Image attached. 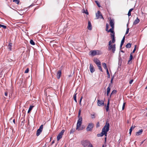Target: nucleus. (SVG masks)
Wrapping results in <instances>:
<instances>
[{
    "label": "nucleus",
    "mask_w": 147,
    "mask_h": 147,
    "mask_svg": "<svg viewBox=\"0 0 147 147\" xmlns=\"http://www.w3.org/2000/svg\"><path fill=\"white\" fill-rule=\"evenodd\" d=\"M81 143L82 146L84 147H93L92 144L90 141L88 140H83L81 141Z\"/></svg>",
    "instance_id": "f257e3e1"
},
{
    "label": "nucleus",
    "mask_w": 147,
    "mask_h": 147,
    "mask_svg": "<svg viewBox=\"0 0 147 147\" xmlns=\"http://www.w3.org/2000/svg\"><path fill=\"white\" fill-rule=\"evenodd\" d=\"M111 44V40H110L109 42L108 49L109 50H111L113 53H114L116 50V45L115 44L112 45Z\"/></svg>",
    "instance_id": "f03ea898"
},
{
    "label": "nucleus",
    "mask_w": 147,
    "mask_h": 147,
    "mask_svg": "<svg viewBox=\"0 0 147 147\" xmlns=\"http://www.w3.org/2000/svg\"><path fill=\"white\" fill-rule=\"evenodd\" d=\"M109 127L110 124L107 120L105 125L104 126L102 130H105V132L107 133L109 130Z\"/></svg>",
    "instance_id": "7ed1b4c3"
},
{
    "label": "nucleus",
    "mask_w": 147,
    "mask_h": 147,
    "mask_svg": "<svg viewBox=\"0 0 147 147\" xmlns=\"http://www.w3.org/2000/svg\"><path fill=\"white\" fill-rule=\"evenodd\" d=\"M78 117L79 119L76 125V129H78V130H80V129H79V128L81 126L82 123V118L81 116H79V117Z\"/></svg>",
    "instance_id": "20e7f679"
},
{
    "label": "nucleus",
    "mask_w": 147,
    "mask_h": 147,
    "mask_svg": "<svg viewBox=\"0 0 147 147\" xmlns=\"http://www.w3.org/2000/svg\"><path fill=\"white\" fill-rule=\"evenodd\" d=\"M94 126V124L92 123H90L88 124V125L87 127L86 130L87 131H91Z\"/></svg>",
    "instance_id": "39448f33"
},
{
    "label": "nucleus",
    "mask_w": 147,
    "mask_h": 147,
    "mask_svg": "<svg viewBox=\"0 0 147 147\" xmlns=\"http://www.w3.org/2000/svg\"><path fill=\"white\" fill-rule=\"evenodd\" d=\"M65 130L63 129L58 134L57 137V141H59V140L61 139L62 137V136L65 132Z\"/></svg>",
    "instance_id": "423d86ee"
},
{
    "label": "nucleus",
    "mask_w": 147,
    "mask_h": 147,
    "mask_svg": "<svg viewBox=\"0 0 147 147\" xmlns=\"http://www.w3.org/2000/svg\"><path fill=\"white\" fill-rule=\"evenodd\" d=\"M43 129V125H42L40 126L39 128L37 130L36 135L37 136H39L42 132Z\"/></svg>",
    "instance_id": "0eeeda50"
},
{
    "label": "nucleus",
    "mask_w": 147,
    "mask_h": 147,
    "mask_svg": "<svg viewBox=\"0 0 147 147\" xmlns=\"http://www.w3.org/2000/svg\"><path fill=\"white\" fill-rule=\"evenodd\" d=\"M97 104L99 106H103L104 105V101L102 100H98L97 101Z\"/></svg>",
    "instance_id": "6e6552de"
},
{
    "label": "nucleus",
    "mask_w": 147,
    "mask_h": 147,
    "mask_svg": "<svg viewBox=\"0 0 147 147\" xmlns=\"http://www.w3.org/2000/svg\"><path fill=\"white\" fill-rule=\"evenodd\" d=\"M96 16L97 19H98L99 18H103L100 11H98L97 12V13L96 14Z\"/></svg>",
    "instance_id": "1a4fd4ad"
},
{
    "label": "nucleus",
    "mask_w": 147,
    "mask_h": 147,
    "mask_svg": "<svg viewBox=\"0 0 147 147\" xmlns=\"http://www.w3.org/2000/svg\"><path fill=\"white\" fill-rule=\"evenodd\" d=\"M97 51L99 52V51L92 50L90 51V55L92 56H94L97 54Z\"/></svg>",
    "instance_id": "9d476101"
},
{
    "label": "nucleus",
    "mask_w": 147,
    "mask_h": 147,
    "mask_svg": "<svg viewBox=\"0 0 147 147\" xmlns=\"http://www.w3.org/2000/svg\"><path fill=\"white\" fill-rule=\"evenodd\" d=\"M94 61L97 65H100L101 64L100 60L97 58L94 59Z\"/></svg>",
    "instance_id": "9b49d317"
},
{
    "label": "nucleus",
    "mask_w": 147,
    "mask_h": 147,
    "mask_svg": "<svg viewBox=\"0 0 147 147\" xmlns=\"http://www.w3.org/2000/svg\"><path fill=\"white\" fill-rule=\"evenodd\" d=\"M90 72L91 73H92L94 72L95 71V70L93 66V65L91 64H90Z\"/></svg>",
    "instance_id": "f8f14e48"
},
{
    "label": "nucleus",
    "mask_w": 147,
    "mask_h": 147,
    "mask_svg": "<svg viewBox=\"0 0 147 147\" xmlns=\"http://www.w3.org/2000/svg\"><path fill=\"white\" fill-rule=\"evenodd\" d=\"M110 24L111 28H114V20L113 19L111 20L110 21Z\"/></svg>",
    "instance_id": "ddd939ff"
},
{
    "label": "nucleus",
    "mask_w": 147,
    "mask_h": 147,
    "mask_svg": "<svg viewBox=\"0 0 147 147\" xmlns=\"http://www.w3.org/2000/svg\"><path fill=\"white\" fill-rule=\"evenodd\" d=\"M92 26L90 21H89L88 23V26L87 28L89 30H91L92 29Z\"/></svg>",
    "instance_id": "4468645a"
},
{
    "label": "nucleus",
    "mask_w": 147,
    "mask_h": 147,
    "mask_svg": "<svg viewBox=\"0 0 147 147\" xmlns=\"http://www.w3.org/2000/svg\"><path fill=\"white\" fill-rule=\"evenodd\" d=\"M111 84H109V86L107 89V96H108L110 92L111 88L110 86H111Z\"/></svg>",
    "instance_id": "2eb2a0df"
},
{
    "label": "nucleus",
    "mask_w": 147,
    "mask_h": 147,
    "mask_svg": "<svg viewBox=\"0 0 147 147\" xmlns=\"http://www.w3.org/2000/svg\"><path fill=\"white\" fill-rule=\"evenodd\" d=\"M140 21V20L138 19V17H137V18L133 22L134 25H136L138 24Z\"/></svg>",
    "instance_id": "dca6fc26"
},
{
    "label": "nucleus",
    "mask_w": 147,
    "mask_h": 147,
    "mask_svg": "<svg viewBox=\"0 0 147 147\" xmlns=\"http://www.w3.org/2000/svg\"><path fill=\"white\" fill-rule=\"evenodd\" d=\"M100 134L101 137L103 136L104 135H105V136H107V133L105 132V130H102V132Z\"/></svg>",
    "instance_id": "f3484780"
},
{
    "label": "nucleus",
    "mask_w": 147,
    "mask_h": 147,
    "mask_svg": "<svg viewBox=\"0 0 147 147\" xmlns=\"http://www.w3.org/2000/svg\"><path fill=\"white\" fill-rule=\"evenodd\" d=\"M143 130L142 129L138 131L136 133V135L138 136L141 135L142 133Z\"/></svg>",
    "instance_id": "a211bd4d"
},
{
    "label": "nucleus",
    "mask_w": 147,
    "mask_h": 147,
    "mask_svg": "<svg viewBox=\"0 0 147 147\" xmlns=\"http://www.w3.org/2000/svg\"><path fill=\"white\" fill-rule=\"evenodd\" d=\"M133 58V55L132 54V53H131L130 55V56L129 58V60L128 62V64H130V61Z\"/></svg>",
    "instance_id": "6ab92c4d"
},
{
    "label": "nucleus",
    "mask_w": 147,
    "mask_h": 147,
    "mask_svg": "<svg viewBox=\"0 0 147 147\" xmlns=\"http://www.w3.org/2000/svg\"><path fill=\"white\" fill-rule=\"evenodd\" d=\"M114 28H110L109 30H108V31L107 32H111L112 33H114V32L113 31Z\"/></svg>",
    "instance_id": "aec40b11"
},
{
    "label": "nucleus",
    "mask_w": 147,
    "mask_h": 147,
    "mask_svg": "<svg viewBox=\"0 0 147 147\" xmlns=\"http://www.w3.org/2000/svg\"><path fill=\"white\" fill-rule=\"evenodd\" d=\"M109 99L107 105V106L106 107V111L107 112L109 111Z\"/></svg>",
    "instance_id": "412c9836"
},
{
    "label": "nucleus",
    "mask_w": 147,
    "mask_h": 147,
    "mask_svg": "<svg viewBox=\"0 0 147 147\" xmlns=\"http://www.w3.org/2000/svg\"><path fill=\"white\" fill-rule=\"evenodd\" d=\"M34 107V106L32 105H30V106L28 112V113H29L31 111Z\"/></svg>",
    "instance_id": "4be33fe9"
},
{
    "label": "nucleus",
    "mask_w": 147,
    "mask_h": 147,
    "mask_svg": "<svg viewBox=\"0 0 147 147\" xmlns=\"http://www.w3.org/2000/svg\"><path fill=\"white\" fill-rule=\"evenodd\" d=\"M102 65L103 67H104V69H107V65L105 63H102Z\"/></svg>",
    "instance_id": "5701e85b"
},
{
    "label": "nucleus",
    "mask_w": 147,
    "mask_h": 147,
    "mask_svg": "<svg viewBox=\"0 0 147 147\" xmlns=\"http://www.w3.org/2000/svg\"><path fill=\"white\" fill-rule=\"evenodd\" d=\"M77 93H75L74 96L73 98H74V99L75 101V102L77 103V100L76 99V94Z\"/></svg>",
    "instance_id": "b1692460"
},
{
    "label": "nucleus",
    "mask_w": 147,
    "mask_h": 147,
    "mask_svg": "<svg viewBox=\"0 0 147 147\" xmlns=\"http://www.w3.org/2000/svg\"><path fill=\"white\" fill-rule=\"evenodd\" d=\"M117 92V91L116 90H114L112 92L111 94V95L110 96V97H111V95H112V94H115L116 93V92Z\"/></svg>",
    "instance_id": "393cba45"
},
{
    "label": "nucleus",
    "mask_w": 147,
    "mask_h": 147,
    "mask_svg": "<svg viewBox=\"0 0 147 147\" xmlns=\"http://www.w3.org/2000/svg\"><path fill=\"white\" fill-rule=\"evenodd\" d=\"M12 45V44L9 43L8 45V49H9V51L11 50Z\"/></svg>",
    "instance_id": "a878e982"
},
{
    "label": "nucleus",
    "mask_w": 147,
    "mask_h": 147,
    "mask_svg": "<svg viewBox=\"0 0 147 147\" xmlns=\"http://www.w3.org/2000/svg\"><path fill=\"white\" fill-rule=\"evenodd\" d=\"M131 44L130 43H128L126 46V47L127 48H129L131 47Z\"/></svg>",
    "instance_id": "bb28decb"
},
{
    "label": "nucleus",
    "mask_w": 147,
    "mask_h": 147,
    "mask_svg": "<svg viewBox=\"0 0 147 147\" xmlns=\"http://www.w3.org/2000/svg\"><path fill=\"white\" fill-rule=\"evenodd\" d=\"M106 30L107 32L108 30V28L109 27V25L108 23H107L106 24Z\"/></svg>",
    "instance_id": "cd10ccee"
},
{
    "label": "nucleus",
    "mask_w": 147,
    "mask_h": 147,
    "mask_svg": "<svg viewBox=\"0 0 147 147\" xmlns=\"http://www.w3.org/2000/svg\"><path fill=\"white\" fill-rule=\"evenodd\" d=\"M97 66L98 67L99 69L101 71H102V69L101 67V64H100V65H98Z\"/></svg>",
    "instance_id": "c85d7f7f"
},
{
    "label": "nucleus",
    "mask_w": 147,
    "mask_h": 147,
    "mask_svg": "<svg viewBox=\"0 0 147 147\" xmlns=\"http://www.w3.org/2000/svg\"><path fill=\"white\" fill-rule=\"evenodd\" d=\"M111 38H115V32L113 33H112V34H111Z\"/></svg>",
    "instance_id": "c756f323"
},
{
    "label": "nucleus",
    "mask_w": 147,
    "mask_h": 147,
    "mask_svg": "<svg viewBox=\"0 0 147 147\" xmlns=\"http://www.w3.org/2000/svg\"><path fill=\"white\" fill-rule=\"evenodd\" d=\"M30 43L32 45H35L34 42L32 40H31L30 41Z\"/></svg>",
    "instance_id": "7c9ffc66"
},
{
    "label": "nucleus",
    "mask_w": 147,
    "mask_h": 147,
    "mask_svg": "<svg viewBox=\"0 0 147 147\" xmlns=\"http://www.w3.org/2000/svg\"><path fill=\"white\" fill-rule=\"evenodd\" d=\"M13 2H15L17 4H18L20 2L19 0H13Z\"/></svg>",
    "instance_id": "2f4dec72"
},
{
    "label": "nucleus",
    "mask_w": 147,
    "mask_h": 147,
    "mask_svg": "<svg viewBox=\"0 0 147 147\" xmlns=\"http://www.w3.org/2000/svg\"><path fill=\"white\" fill-rule=\"evenodd\" d=\"M119 64H121V62L122 61V59H121V58L120 57H119Z\"/></svg>",
    "instance_id": "473e14b6"
},
{
    "label": "nucleus",
    "mask_w": 147,
    "mask_h": 147,
    "mask_svg": "<svg viewBox=\"0 0 147 147\" xmlns=\"http://www.w3.org/2000/svg\"><path fill=\"white\" fill-rule=\"evenodd\" d=\"M2 27L4 29L6 28V26L4 25L0 24V28Z\"/></svg>",
    "instance_id": "72a5a7b5"
},
{
    "label": "nucleus",
    "mask_w": 147,
    "mask_h": 147,
    "mask_svg": "<svg viewBox=\"0 0 147 147\" xmlns=\"http://www.w3.org/2000/svg\"><path fill=\"white\" fill-rule=\"evenodd\" d=\"M124 42L121 41L120 45V49H121L122 47Z\"/></svg>",
    "instance_id": "f704fd0d"
},
{
    "label": "nucleus",
    "mask_w": 147,
    "mask_h": 147,
    "mask_svg": "<svg viewBox=\"0 0 147 147\" xmlns=\"http://www.w3.org/2000/svg\"><path fill=\"white\" fill-rule=\"evenodd\" d=\"M74 131H75V129H71L70 130V134H72V133H73L74 132Z\"/></svg>",
    "instance_id": "c9c22d12"
},
{
    "label": "nucleus",
    "mask_w": 147,
    "mask_h": 147,
    "mask_svg": "<svg viewBox=\"0 0 147 147\" xmlns=\"http://www.w3.org/2000/svg\"><path fill=\"white\" fill-rule=\"evenodd\" d=\"M115 41V38H112V40L111 41V43H114Z\"/></svg>",
    "instance_id": "e433bc0d"
},
{
    "label": "nucleus",
    "mask_w": 147,
    "mask_h": 147,
    "mask_svg": "<svg viewBox=\"0 0 147 147\" xmlns=\"http://www.w3.org/2000/svg\"><path fill=\"white\" fill-rule=\"evenodd\" d=\"M136 45H135V48L134 50H133L132 52H131V53H132V54L133 55V53H134L136 51Z\"/></svg>",
    "instance_id": "4c0bfd02"
},
{
    "label": "nucleus",
    "mask_w": 147,
    "mask_h": 147,
    "mask_svg": "<svg viewBox=\"0 0 147 147\" xmlns=\"http://www.w3.org/2000/svg\"><path fill=\"white\" fill-rule=\"evenodd\" d=\"M61 74H57V78L58 79H59L60 78L61 76Z\"/></svg>",
    "instance_id": "58836bf2"
},
{
    "label": "nucleus",
    "mask_w": 147,
    "mask_h": 147,
    "mask_svg": "<svg viewBox=\"0 0 147 147\" xmlns=\"http://www.w3.org/2000/svg\"><path fill=\"white\" fill-rule=\"evenodd\" d=\"M83 12L86 14L87 15L88 14V12L87 11V10H86V11L84 10V11Z\"/></svg>",
    "instance_id": "ea45409f"
},
{
    "label": "nucleus",
    "mask_w": 147,
    "mask_h": 147,
    "mask_svg": "<svg viewBox=\"0 0 147 147\" xmlns=\"http://www.w3.org/2000/svg\"><path fill=\"white\" fill-rule=\"evenodd\" d=\"M28 71H29V69L28 68H27L26 69L24 73H28Z\"/></svg>",
    "instance_id": "a19ab883"
},
{
    "label": "nucleus",
    "mask_w": 147,
    "mask_h": 147,
    "mask_svg": "<svg viewBox=\"0 0 147 147\" xmlns=\"http://www.w3.org/2000/svg\"><path fill=\"white\" fill-rule=\"evenodd\" d=\"M129 30V28H127V30H126V33H125L126 34H127L128 33Z\"/></svg>",
    "instance_id": "79ce46f5"
},
{
    "label": "nucleus",
    "mask_w": 147,
    "mask_h": 147,
    "mask_svg": "<svg viewBox=\"0 0 147 147\" xmlns=\"http://www.w3.org/2000/svg\"><path fill=\"white\" fill-rule=\"evenodd\" d=\"M82 96L81 97V98H80V100L79 103H80V105H81V101H82Z\"/></svg>",
    "instance_id": "37998d69"
},
{
    "label": "nucleus",
    "mask_w": 147,
    "mask_h": 147,
    "mask_svg": "<svg viewBox=\"0 0 147 147\" xmlns=\"http://www.w3.org/2000/svg\"><path fill=\"white\" fill-rule=\"evenodd\" d=\"M99 126H100L99 123V122H98V123L96 124V127H99Z\"/></svg>",
    "instance_id": "c03bdc74"
},
{
    "label": "nucleus",
    "mask_w": 147,
    "mask_h": 147,
    "mask_svg": "<svg viewBox=\"0 0 147 147\" xmlns=\"http://www.w3.org/2000/svg\"><path fill=\"white\" fill-rule=\"evenodd\" d=\"M125 104V103H123V106H122V110H123L124 109Z\"/></svg>",
    "instance_id": "a18cd8bd"
},
{
    "label": "nucleus",
    "mask_w": 147,
    "mask_h": 147,
    "mask_svg": "<svg viewBox=\"0 0 147 147\" xmlns=\"http://www.w3.org/2000/svg\"><path fill=\"white\" fill-rule=\"evenodd\" d=\"M114 76H113V77L111 78V84H112L113 83V80Z\"/></svg>",
    "instance_id": "49530a36"
},
{
    "label": "nucleus",
    "mask_w": 147,
    "mask_h": 147,
    "mask_svg": "<svg viewBox=\"0 0 147 147\" xmlns=\"http://www.w3.org/2000/svg\"><path fill=\"white\" fill-rule=\"evenodd\" d=\"M25 120H24L23 121H22V123H21V125H23L24 124V123H25V121H24Z\"/></svg>",
    "instance_id": "de8ad7c7"
},
{
    "label": "nucleus",
    "mask_w": 147,
    "mask_h": 147,
    "mask_svg": "<svg viewBox=\"0 0 147 147\" xmlns=\"http://www.w3.org/2000/svg\"><path fill=\"white\" fill-rule=\"evenodd\" d=\"M133 81H134L133 80V79L131 80L129 82V84H131L132 83Z\"/></svg>",
    "instance_id": "09e8293b"
},
{
    "label": "nucleus",
    "mask_w": 147,
    "mask_h": 147,
    "mask_svg": "<svg viewBox=\"0 0 147 147\" xmlns=\"http://www.w3.org/2000/svg\"><path fill=\"white\" fill-rule=\"evenodd\" d=\"M91 117L92 118H94L95 117L94 114L91 115Z\"/></svg>",
    "instance_id": "8fccbe9b"
},
{
    "label": "nucleus",
    "mask_w": 147,
    "mask_h": 147,
    "mask_svg": "<svg viewBox=\"0 0 147 147\" xmlns=\"http://www.w3.org/2000/svg\"><path fill=\"white\" fill-rule=\"evenodd\" d=\"M81 112V111L80 110H79V112H78V117H79V116H80V115Z\"/></svg>",
    "instance_id": "3c124183"
},
{
    "label": "nucleus",
    "mask_w": 147,
    "mask_h": 147,
    "mask_svg": "<svg viewBox=\"0 0 147 147\" xmlns=\"http://www.w3.org/2000/svg\"><path fill=\"white\" fill-rule=\"evenodd\" d=\"M127 15L129 16H130L131 15V12H130L129 11Z\"/></svg>",
    "instance_id": "603ef678"
},
{
    "label": "nucleus",
    "mask_w": 147,
    "mask_h": 147,
    "mask_svg": "<svg viewBox=\"0 0 147 147\" xmlns=\"http://www.w3.org/2000/svg\"><path fill=\"white\" fill-rule=\"evenodd\" d=\"M95 2L97 4V5L99 7H100V5H99V4L98 3V1H95Z\"/></svg>",
    "instance_id": "864d4df0"
},
{
    "label": "nucleus",
    "mask_w": 147,
    "mask_h": 147,
    "mask_svg": "<svg viewBox=\"0 0 147 147\" xmlns=\"http://www.w3.org/2000/svg\"><path fill=\"white\" fill-rule=\"evenodd\" d=\"M57 74H61V70H59L58 72H57Z\"/></svg>",
    "instance_id": "5fc2aeb1"
},
{
    "label": "nucleus",
    "mask_w": 147,
    "mask_h": 147,
    "mask_svg": "<svg viewBox=\"0 0 147 147\" xmlns=\"http://www.w3.org/2000/svg\"><path fill=\"white\" fill-rule=\"evenodd\" d=\"M132 130L131 129H129V134H130V135H131V132H132Z\"/></svg>",
    "instance_id": "6e6d98bb"
},
{
    "label": "nucleus",
    "mask_w": 147,
    "mask_h": 147,
    "mask_svg": "<svg viewBox=\"0 0 147 147\" xmlns=\"http://www.w3.org/2000/svg\"><path fill=\"white\" fill-rule=\"evenodd\" d=\"M8 93L7 92H5V95L6 96H7Z\"/></svg>",
    "instance_id": "4d7b16f0"
},
{
    "label": "nucleus",
    "mask_w": 147,
    "mask_h": 147,
    "mask_svg": "<svg viewBox=\"0 0 147 147\" xmlns=\"http://www.w3.org/2000/svg\"><path fill=\"white\" fill-rule=\"evenodd\" d=\"M135 127V126L133 127V126H132L131 127L130 129H131L132 130L133 129L134 127Z\"/></svg>",
    "instance_id": "13d9d810"
},
{
    "label": "nucleus",
    "mask_w": 147,
    "mask_h": 147,
    "mask_svg": "<svg viewBox=\"0 0 147 147\" xmlns=\"http://www.w3.org/2000/svg\"><path fill=\"white\" fill-rule=\"evenodd\" d=\"M133 8H131V9H130L129 11V12H131V11H132L133 10Z\"/></svg>",
    "instance_id": "bf43d9fd"
},
{
    "label": "nucleus",
    "mask_w": 147,
    "mask_h": 147,
    "mask_svg": "<svg viewBox=\"0 0 147 147\" xmlns=\"http://www.w3.org/2000/svg\"><path fill=\"white\" fill-rule=\"evenodd\" d=\"M125 39V36H124L123 37V38L122 40H121V41L124 42Z\"/></svg>",
    "instance_id": "052dcab7"
},
{
    "label": "nucleus",
    "mask_w": 147,
    "mask_h": 147,
    "mask_svg": "<svg viewBox=\"0 0 147 147\" xmlns=\"http://www.w3.org/2000/svg\"><path fill=\"white\" fill-rule=\"evenodd\" d=\"M106 70V72H107V74H109V71H108V68L107 69H105Z\"/></svg>",
    "instance_id": "680f3d73"
},
{
    "label": "nucleus",
    "mask_w": 147,
    "mask_h": 147,
    "mask_svg": "<svg viewBox=\"0 0 147 147\" xmlns=\"http://www.w3.org/2000/svg\"><path fill=\"white\" fill-rule=\"evenodd\" d=\"M97 136L98 137H101L100 135V134H97Z\"/></svg>",
    "instance_id": "e2e57ef3"
},
{
    "label": "nucleus",
    "mask_w": 147,
    "mask_h": 147,
    "mask_svg": "<svg viewBox=\"0 0 147 147\" xmlns=\"http://www.w3.org/2000/svg\"><path fill=\"white\" fill-rule=\"evenodd\" d=\"M55 143V141L54 140L53 141L51 144V145H52L53 144H54Z\"/></svg>",
    "instance_id": "0e129e2a"
},
{
    "label": "nucleus",
    "mask_w": 147,
    "mask_h": 147,
    "mask_svg": "<svg viewBox=\"0 0 147 147\" xmlns=\"http://www.w3.org/2000/svg\"><path fill=\"white\" fill-rule=\"evenodd\" d=\"M108 74V78H109L110 77V74Z\"/></svg>",
    "instance_id": "69168bd1"
},
{
    "label": "nucleus",
    "mask_w": 147,
    "mask_h": 147,
    "mask_svg": "<svg viewBox=\"0 0 147 147\" xmlns=\"http://www.w3.org/2000/svg\"><path fill=\"white\" fill-rule=\"evenodd\" d=\"M13 123H14L15 124H16L15 120V119H13Z\"/></svg>",
    "instance_id": "338daca9"
},
{
    "label": "nucleus",
    "mask_w": 147,
    "mask_h": 147,
    "mask_svg": "<svg viewBox=\"0 0 147 147\" xmlns=\"http://www.w3.org/2000/svg\"><path fill=\"white\" fill-rule=\"evenodd\" d=\"M146 116L147 117V113L146 114Z\"/></svg>",
    "instance_id": "774afa93"
}]
</instances>
